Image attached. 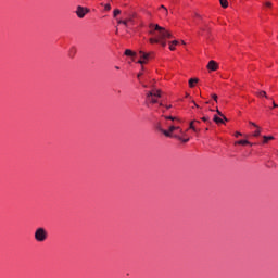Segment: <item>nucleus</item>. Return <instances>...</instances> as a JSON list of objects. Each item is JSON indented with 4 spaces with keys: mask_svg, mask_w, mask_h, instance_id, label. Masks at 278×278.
I'll use <instances>...</instances> for the list:
<instances>
[{
    "mask_svg": "<svg viewBox=\"0 0 278 278\" xmlns=\"http://www.w3.org/2000/svg\"><path fill=\"white\" fill-rule=\"evenodd\" d=\"M150 27H154V31H159V42L157 45H161V47H166V38H173V34L170 31L166 30V28L161 27L157 24H150Z\"/></svg>",
    "mask_w": 278,
    "mask_h": 278,
    "instance_id": "nucleus-1",
    "label": "nucleus"
},
{
    "mask_svg": "<svg viewBox=\"0 0 278 278\" xmlns=\"http://www.w3.org/2000/svg\"><path fill=\"white\" fill-rule=\"evenodd\" d=\"M123 14L125 16L124 22H126V27H129V25H134V18L138 16V13H136V11L134 10H125Z\"/></svg>",
    "mask_w": 278,
    "mask_h": 278,
    "instance_id": "nucleus-2",
    "label": "nucleus"
},
{
    "mask_svg": "<svg viewBox=\"0 0 278 278\" xmlns=\"http://www.w3.org/2000/svg\"><path fill=\"white\" fill-rule=\"evenodd\" d=\"M49 236V232L43 227H39L35 230V240L37 242H45Z\"/></svg>",
    "mask_w": 278,
    "mask_h": 278,
    "instance_id": "nucleus-3",
    "label": "nucleus"
},
{
    "mask_svg": "<svg viewBox=\"0 0 278 278\" xmlns=\"http://www.w3.org/2000/svg\"><path fill=\"white\" fill-rule=\"evenodd\" d=\"M160 97H162V91L160 90H152L147 93V100L150 101V103H157Z\"/></svg>",
    "mask_w": 278,
    "mask_h": 278,
    "instance_id": "nucleus-4",
    "label": "nucleus"
},
{
    "mask_svg": "<svg viewBox=\"0 0 278 278\" xmlns=\"http://www.w3.org/2000/svg\"><path fill=\"white\" fill-rule=\"evenodd\" d=\"M150 29H152L150 34L155 37L150 38L149 41L151 45H157V42H160V31L155 30V27H150Z\"/></svg>",
    "mask_w": 278,
    "mask_h": 278,
    "instance_id": "nucleus-5",
    "label": "nucleus"
},
{
    "mask_svg": "<svg viewBox=\"0 0 278 278\" xmlns=\"http://www.w3.org/2000/svg\"><path fill=\"white\" fill-rule=\"evenodd\" d=\"M88 12H89V10L81 5H78L76 9V15L78 16V18H84V16H86V14H88Z\"/></svg>",
    "mask_w": 278,
    "mask_h": 278,
    "instance_id": "nucleus-6",
    "label": "nucleus"
},
{
    "mask_svg": "<svg viewBox=\"0 0 278 278\" xmlns=\"http://www.w3.org/2000/svg\"><path fill=\"white\" fill-rule=\"evenodd\" d=\"M153 52L147 53L144 51H139V58L141 60H144L146 62H149V60H151V58H153Z\"/></svg>",
    "mask_w": 278,
    "mask_h": 278,
    "instance_id": "nucleus-7",
    "label": "nucleus"
},
{
    "mask_svg": "<svg viewBox=\"0 0 278 278\" xmlns=\"http://www.w3.org/2000/svg\"><path fill=\"white\" fill-rule=\"evenodd\" d=\"M156 129L159 131H161L162 134H164V136H166V138H173V135L170 132H168V130H164V128H162V124H157Z\"/></svg>",
    "mask_w": 278,
    "mask_h": 278,
    "instance_id": "nucleus-8",
    "label": "nucleus"
},
{
    "mask_svg": "<svg viewBox=\"0 0 278 278\" xmlns=\"http://www.w3.org/2000/svg\"><path fill=\"white\" fill-rule=\"evenodd\" d=\"M206 68L210 71H218V63L216 61H210Z\"/></svg>",
    "mask_w": 278,
    "mask_h": 278,
    "instance_id": "nucleus-9",
    "label": "nucleus"
},
{
    "mask_svg": "<svg viewBox=\"0 0 278 278\" xmlns=\"http://www.w3.org/2000/svg\"><path fill=\"white\" fill-rule=\"evenodd\" d=\"M195 123H201L200 121H192L189 125V129H192V131H194L195 134H198V131H201V129L197 128Z\"/></svg>",
    "mask_w": 278,
    "mask_h": 278,
    "instance_id": "nucleus-10",
    "label": "nucleus"
},
{
    "mask_svg": "<svg viewBox=\"0 0 278 278\" xmlns=\"http://www.w3.org/2000/svg\"><path fill=\"white\" fill-rule=\"evenodd\" d=\"M76 54H77V48L72 47V48L70 49L68 56H70V58H75Z\"/></svg>",
    "mask_w": 278,
    "mask_h": 278,
    "instance_id": "nucleus-11",
    "label": "nucleus"
},
{
    "mask_svg": "<svg viewBox=\"0 0 278 278\" xmlns=\"http://www.w3.org/2000/svg\"><path fill=\"white\" fill-rule=\"evenodd\" d=\"M268 140H275L273 136H263V144H268Z\"/></svg>",
    "mask_w": 278,
    "mask_h": 278,
    "instance_id": "nucleus-12",
    "label": "nucleus"
},
{
    "mask_svg": "<svg viewBox=\"0 0 278 278\" xmlns=\"http://www.w3.org/2000/svg\"><path fill=\"white\" fill-rule=\"evenodd\" d=\"M177 45H179V41L174 40L169 43V50L170 51H175V47H177Z\"/></svg>",
    "mask_w": 278,
    "mask_h": 278,
    "instance_id": "nucleus-13",
    "label": "nucleus"
},
{
    "mask_svg": "<svg viewBox=\"0 0 278 278\" xmlns=\"http://www.w3.org/2000/svg\"><path fill=\"white\" fill-rule=\"evenodd\" d=\"M194 84H199V79L198 78H191L189 80V87L190 88H194Z\"/></svg>",
    "mask_w": 278,
    "mask_h": 278,
    "instance_id": "nucleus-14",
    "label": "nucleus"
},
{
    "mask_svg": "<svg viewBox=\"0 0 278 278\" xmlns=\"http://www.w3.org/2000/svg\"><path fill=\"white\" fill-rule=\"evenodd\" d=\"M214 123H216L217 125H220L223 123H225L223 121V118L218 117V115H214V118H213Z\"/></svg>",
    "mask_w": 278,
    "mask_h": 278,
    "instance_id": "nucleus-15",
    "label": "nucleus"
},
{
    "mask_svg": "<svg viewBox=\"0 0 278 278\" xmlns=\"http://www.w3.org/2000/svg\"><path fill=\"white\" fill-rule=\"evenodd\" d=\"M177 129H179L180 134H181V128H179L177 126H169V129L167 131H168V134H173V131H177Z\"/></svg>",
    "mask_w": 278,
    "mask_h": 278,
    "instance_id": "nucleus-16",
    "label": "nucleus"
},
{
    "mask_svg": "<svg viewBox=\"0 0 278 278\" xmlns=\"http://www.w3.org/2000/svg\"><path fill=\"white\" fill-rule=\"evenodd\" d=\"M256 97H260V98L265 97V99H268V94H266V91L256 92Z\"/></svg>",
    "mask_w": 278,
    "mask_h": 278,
    "instance_id": "nucleus-17",
    "label": "nucleus"
},
{
    "mask_svg": "<svg viewBox=\"0 0 278 278\" xmlns=\"http://www.w3.org/2000/svg\"><path fill=\"white\" fill-rule=\"evenodd\" d=\"M222 8H229V2L227 0H219Z\"/></svg>",
    "mask_w": 278,
    "mask_h": 278,
    "instance_id": "nucleus-18",
    "label": "nucleus"
},
{
    "mask_svg": "<svg viewBox=\"0 0 278 278\" xmlns=\"http://www.w3.org/2000/svg\"><path fill=\"white\" fill-rule=\"evenodd\" d=\"M260 134H262V129L260 128V126L256 127V130L254 131L253 136L255 138H257L260 136Z\"/></svg>",
    "mask_w": 278,
    "mask_h": 278,
    "instance_id": "nucleus-19",
    "label": "nucleus"
},
{
    "mask_svg": "<svg viewBox=\"0 0 278 278\" xmlns=\"http://www.w3.org/2000/svg\"><path fill=\"white\" fill-rule=\"evenodd\" d=\"M236 144L244 146V144H251V142H249V140H239V141L236 142Z\"/></svg>",
    "mask_w": 278,
    "mask_h": 278,
    "instance_id": "nucleus-20",
    "label": "nucleus"
},
{
    "mask_svg": "<svg viewBox=\"0 0 278 278\" xmlns=\"http://www.w3.org/2000/svg\"><path fill=\"white\" fill-rule=\"evenodd\" d=\"M118 25H124V27H127V22L125 20H117Z\"/></svg>",
    "mask_w": 278,
    "mask_h": 278,
    "instance_id": "nucleus-21",
    "label": "nucleus"
},
{
    "mask_svg": "<svg viewBox=\"0 0 278 278\" xmlns=\"http://www.w3.org/2000/svg\"><path fill=\"white\" fill-rule=\"evenodd\" d=\"M118 14H121V10H119V9H115V10L113 11V16H114V18H116V16H118Z\"/></svg>",
    "mask_w": 278,
    "mask_h": 278,
    "instance_id": "nucleus-22",
    "label": "nucleus"
},
{
    "mask_svg": "<svg viewBox=\"0 0 278 278\" xmlns=\"http://www.w3.org/2000/svg\"><path fill=\"white\" fill-rule=\"evenodd\" d=\"M218 116H220L222 118H224V121H227V117L223 114V112H220L218 109L216 110Z\"/></svg>",
    "mask_w": 278,
    "mask_h": 278,
    "instance_id": "nucleus-23",
    "label": "nucleus"
},
{
    "mask_svg": "<svg viewBox=\"0 0 278 278\" xmlns=\"http://www.w3.org/2000/svg\"><path fill=\"white\" fill-rule=\"evenodd\" d=\"M104 10H105L106 12H110V10H112V5H111L110 3L105 4V5H104Z\"/></svg>",
    "mask_w": 278,
    "mask_h": 278,
    "instance_id": "nucleus-24",
    "label": "nucleus"
},
{
    "mask_svg": "<svg viewBox=\"0 0 278 278\" xmlns=\"http://www.w3.org/2000/svg\"><path fill=\"white\" fill-rule=\"evenodd\" d=\"M125 55L131 56V55H134V51L125 50Z\"/></svg>",
    "mask_w": 278,
    "mask_h": 278,
    "instance_id": "nucleus-25",
    "label": "nucleus"
},
{
    "mask_svg": "<svg viewBox=\"0 0 278 278\" xmlns=\"http://www.w3.org/2000/svg\"><path fill=\"white\" fill-rule=\"evenodd\" d=\"M212 99H214V101H216V103H218V96L216 93L212 94Z\"/></svg>",
    "mask_w": 278,
    "mask_h": 278,
    "instance_id": "nucleus-26",
    "label": "nucleus"
},
{
    "mask_svg": "<svg viewBox=\"0 0 278 278\" xmlns=\"http://www.w3.org/2000/svg\"><path fill=\"white\" fill-rule=\"evenodd\" d=\"M138 64H147V61L140 58V60L138 61Z\"/></svg>",
    "mask_w": 278,
    "mask_h": 278,
    "instance_id": "nucleus-27",
    "label": "nucleus"
},
{
    "mask_svg": "<svg viewBox=\"0 0 278 278\" xmlns=\"http://www.w3.org/2000/svg\"><path fill=\"white\" fill-rule=\"evenodd\" d=\"M202 121H203L204 123H207V122L210 121V117L204 116V117H202Z\"/></svg>",
    "mask_w": 278,
    "mask_h": 278,
    "instance_id": "nucleus-28",
    "label": "nucleus"
},
{
    "mask_svg": "<svg viewBox=\"0 0 278 278\" xmlns=\"http://www.w3.org/2000/svg\"><path fill=\"white\" fill-rule=\"evenodd\" d=\"M265 5H266V8H273V3H270V2H265Z\"/></svg>",
    "mask_w": 278,
    "mask_h": 278,
    "instance_id": "nucleus-29",
    "label": "nucleus"
},
{
    "mask_svg": "<svg viewBox=\"0 0 278 278\" xmlns=\"http://www.w3.org/2000/svg\"><path fill=\"white\" fill-rule=\"evenodd\" d=\"M163 14H164L165 16H168V9H164Z\"/></svg>",
    "mask_w": 278,
    "mask_h": 278,
    "instance_id": "nucleus-30",
    "label": "nucleus"
},
{
    "mask_svg": "<svg viewBox=\"0 0 278 278\" xmlns=\"http://www.w3.org/2000/svg\"><path fill=\"white\" fill-rule=\"evenodd\" d=\"M167 121H175V117H173V116H166L165 117Z\"/></svg>",
    "mask_w": 278,
    "mask_h": 278,
    "instance_id": "nucleus-31",
    "label": "nucleus"
},
{
    "mask_svg": "<svg viewBox=\"0 0 278 278\" xmlns=\"http://www.w3.org/2000/svg\"><path fill=\"white\" fill-rule=\"evenodd\" d=\"M250 125H252L253 127H258L255 123L250 122Z\"/></svg>",
    "mask_w": 278,
    "mask_h": 278,
    "instance_id": "nucleus-32",
    "label": "nucleus"
},
{
    "mask_svg": "<svg viewBox=\"0 0 278 278\" xmlns=\"http://www.w3.org/2000/svg\"><path fill=\"white\" fill-rule=\"evenodd\" d=\"M238 136H242L241 132H236V138H238Z\"/></svg>",
    "mask_w": 278,
    "mask_h": 278,
    "instance_id": "nucleus-33",
    "label": "nucleus"
},
{
    "mask_svg": "<svg viewBox=\"0 0 278 278\" xmlns=\"http://www.w3.org/2000/svg\"><path fill=\"white\" fill-rule=\"evenodd\" d=\"M273 105H274V108H278V104H277V103H275V102H273Z\"/></svg>",
    "mask_w": 278,
    "mask_h": 278,
    "instance_id": "nucleus-34",
    "label": "nucleus"
},
{
    "mask_svg": "<svg viewBox=\"0 0 278 278\" xmlns=\"http://www.w3.org/2000/svg\"><path fill=\"white\" fill-rule=\"evenodd\" d=\"M161 10H166V7H164V5H161Z\"/></svg>",
    "mask_w": 278,
    "mask_h": 278,
    "instance_id": "nucleus-35",
    "label": "nucleus"
},
{
    "mask_svg": "<svg viewBox=\"0 0 278 278\" xmlns=\"http://www.w3.org/2000/svg\"><path fill=\"white\" fill-rule=\"evenodd\" d=\"M170 108H173V105H167V106H166L167 110H170Z\"/></svg>",
    "mask_w": 278,
    "mask_h": 278,
    "instance_id": "nucleus-36",
    "label": "nucleus"
},
{
    "mask_svg": "<svg viewBox=\"0 0 278 278\" xmlns=\"http://www.w3.org/2000/svg\"><path fill=\"white\" fill-rule=\"evenodd\" d=\"M190 139H182V142H188Z\"/></svg>",
    "mask_w": 278,
    "mask_h": 278,
    "instance_id": "nucleus-37",
    "label": "nucleus"
},
{
    "mask_svg": "<svg viewBox=\"0 0 278 278\" xmlns=\"http://www.w3.org/2000/svg\"><path fill=\"white\" fill-rule=\"evenodd\" d=\"M115 68H116V71H121V67H118V66H115Z\"/></svg>",
    "mask_w": 278,
    "mask_h": 278,
    "instance_id": "nucleus-38",
    "label": "nucleus"
},
{
    "mask_svg": "<svg viewBox=\"0 0 278 278\" xmlns=\"http://www.w3.org/2000/svg\"><path fill=\"white\" fill-rule=\"evenodd\" d=\"M141 76H142V74H138V76H137V77H138V79H140V77H141Z\"/></svg>",
    "mask_w": 278,
    "mask_h": 278,
    "instance_id": "nucleus-39",
    "label": "nucleus"
},
{
    "mask_svg": "<svg viewBox=\"0 0 278 278\" xmlns=\"http://www.w3.org/2000/svg\"><path fill=\"white\" fill-rule=\"evenodd\" d=\"M193 103H194L195 108H199V105H198V103H197V102H194V101H193Z\"/></svg>",
    "mask_w": 278,
    "mask_h": 278,
    "instance_id": "nucleus-40",
    "label": "nucleus"
},
{
    "mask_svg": "<svg viewBox=\"0 0 278 278\" xmlns=\"http://www.w3.org/2000/svg\"><path fill=\"white\" fill-rule=\"evenodd\" d=\"M160 105H161V106H164V103L161 102Z\"/></svg>",
    "mask_w": 278,
    "mask_h": 278,
    "instance_id": "nucleus-41",
    "label": "nucleus"
},
{
    "mask_svg": "<svg viewBox=\"0 0 278 278\" xmlns=\"http://www.w3.org/2000/svg\"><path fill=\"white\" fill-rule=\"evenodd\" d=\"M201 123H195V125H200Z\"/></svg>",
    "mask_w": 278,
    "mask_h": 278,
    "instance_id": "nucleus-42",
    "label": "nucleus"
}]
</instances>
